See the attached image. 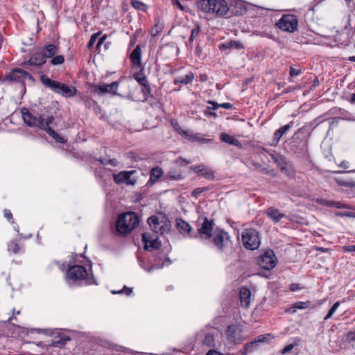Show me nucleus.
<instances>
[{
	"label": "nucleus",
	"mask_w": 355,
	"mask_h": 355,
	"mask_svg": "<svg viewBox=\"0 0 355 355\" xmlns=\"http://www.w3.org/2000/svg\"><path fill=\"white\" fill-rule=\"evenodd\" d=\"M214 221L205 217L202 225L198 230L196 235H189L190 238H200L208 240L220 252H224L230 245V236L228 233L222 229L214 230Z\"/></svg>",
	"instance_id": "f257e3e1"
},
{
	"label": "nucleus",
	"mask_w": 355,
	"mask_h": 355,
	"mask_svg": "<svg viewBox=\"0 0 355 355\" xmlns=\"http://www.w3.org/2000/svg\"><path fill=\"white\" fill-rule=\"evenodd\" d=\"M21 114L24 123L29 127L38 128L46 131L56 142L64 144L66 140L64 137L58 134L54 130L50 128L55 118L51 114L46 112H31L26 108L21 110Z\"/></svg>",
	"instance_id": "f03ea898"
},
{
	"label": "nucleus",
	"mask_w": 355,
	"mask_h": 355,
	"mask_svg": "<svg viewBox=\"0 0 355 355\" xmlns=\"http://www.w3.org/2000/svg\"><path fill=\"white\" fill-rule=\"evenodd\" d=\"M305 128H301L292 136L289 143L287 145V151L297 155L298 157L309 156V137H300V135L303 133Z\"/></svg>",
	"instance_id": "7ed1b4c3"
},
{
	"label": "nucleus",
	"mask_w": 355,
	"mask_h": 355,
	"mask_svg": "<svg viewBox=\"0 0 355 355\" xmlns=\"http://www.w3.org/2000/svg\"><path fill=\"white\" fill-rule=\"evenodd\" d=\"M139 217L135 212H125L119 215L116 223L117 232L121 234H128L139 224Z\"/></svg>",
	"instance_id": "20e7f679"
},
{
	"label": "nucleus",
	"mask_w": 355,
	"mask_h": 355,
	"mask_svg": "<svg viewBox=\"0 0 355 355\" xmlns=\"http://www.w3.org/2000/svg\"><path fill=\"white\" fill-rule=\"evenodd\" d=\"M197 6L205 13L216 14L220 17L225 15L229 10L225 0H199Z\"/></svg>",
	"instance_id": "39448f33"
},
{
	"label": "nucleus",
	"mask_w": 355,
	"mask_h": 355,
	"mask_svg": "<svg viewBox=\"0 0 355 355\" xmlns=\"http://www.w3.org/2000/svg\"><path fill=\"white\" fill-rule=\"evenodd\" d=\"M151 230L157 234H164L169 232L171 223L168 217L162 212L153 215L147 220Z\"/></svg>",
	"instance_id": "423d86ee"
},
{
	"label": "nucleus",
	"mask_w": 355,
	"mask_h": 355,
	"mask_svg": "<svg viewBox=\"0 0 355 355\" xmlns=\"http://www.w3.org/2000/svg\"><path fill=\"white\" fill-rule=\"evenodd\" d=\"M243 246L250 250L259 248L261 244L260 234L253 228L245 229L241 234Z\"/></svg>",
	"instance_id": "0eeeda50"
},
{
	"label": "nucleus",
	"mask_w": 355,
	"mask_h": 355,
	"mask_svg": "<svg viewBox=\"0 0 355 355\" xmlns=\"http://www.w3.org/2000/svg\"><path fill=\"white\" fill-rule=\"evenodd\" d=\"M276 26L282 31L293 33L297 30L298 19L294 15H284L276 23Z\"/></svg>",
	"instance_id": "6e6552de"
},
{
	"label": "nucleus",
	"mask_w": 355,
	"mask_h": 355,
	"mask_svg": "<svg viewBox=\"0 0 355 355\" xmlns=\"http://www.w3.org/2000/svg\"><path fill=\"white\" fill-rule=\"evenodd\" d=\"M277 259L274 252L269 249L258 260L259 266L264 270H269L276 266Z\"/></svg>",
	"instance_id": "1a4fd4ad"
},
{
	"label": "nucleus",
	"mask_w": 355,
	"mask_h": 355,
	"mask_svg": "<svg viewBox=\"0 0 355 355\" xmlns=\"http://www.w3.org/2000/svg\"><path fill=\"white\" fill-rule=\"evenodd\" d=\"M67 277L73 281L86 279L88 276L86 268L80 265L69 267L67 272Z\"/></svg>",
	"instance_id": "9d476101"
},
{
	"label": "nucleus",
	"mask_w": 355,
	"mask_h": 355,
	"mask_svg": "<svg viewBox=\"0 0 355 355\" xmlns=\"http://www.w3.org/2000/svg\"><path fill=\"white\" fill-rule=\"evenodd\" d=\"M136 173V171H123L118 174L113 175V179L116 184H126L127 185H135L137 180L132 178L131 176Z\"/></svg>",
	"instance_id": "9b49d317"
},
{
	"label": "nucleus",
	"mask_w": 355,
	"mask_h": 355,
	"mask_svg": "<svg viewBox=\"0 0 355 355\" xmlns=\"http://www.w3.org/2000/svg\"><path fill=\"white\" fill-rule=\"evenodd\" d=\"M119 83L118 81H114L110 84L96 85L94 86V92L98 94L100 96H103L107 94L111 95H116V91L119 87Z\"/></svg>",
	"instance_id": "f8f14e48"
},
{
	"label": "nucleus",
	"mask_w": 355,
	"mask_h": 355,
	"mask_svg": "<svg viewBox=\"0 0 355 355\" xmlns=\"http://www.w3.org/2000/svg\"><path fill=\"white\" fill-rule=\"evenodd\" d=\"M25 79L33 78L31 74L21 69H15L5 76V80L10 82H22Z\"/></svg>",
	"instance_id": "ddd939ff"
},
{
	"label": "nucleus",
	"mask_w": 355,
	"mask_h": 355,
	"mask_svg": "<svg viewBox=\"0 0 355 355\" xmlns=\"http://www.w3.org/2000/svg\"><path fill=\"white\" fill-rule=\"evenodd\" d=\"M190 169L193 171L198 176L203 177L209 180H215L214 171L204 164L191 166Z\"/></svg>",
	"instance_id": "4468645a"
},
{
	"label": "nucleus",
	"mask_w": 355,
	"mask_h": 355,
	"mask_svg": "<svg viewBox=\"0 0 355 355\" xmlns=\"http://www.w3.org/2000/svg\"><path fill=\"white\" fill-rule=\"evenodd\" d=\"M242 330L238 324H230L226 329V336L232 343H236L241 340Z\"/></svg>",
	"instance_id": "2eb2a0df"
},
{
	"label": "nucleus",
	"mask_w": 355,
	"mask_h": 355,
	"mask_svg": "<svg viewBox=\"0 0 355 355\" xmlns=\"http://www.w3.org/2000/svg\"><path fill=\"white\" fill-rule=\"evenodd\" d=\"M142 241L144 243L145 250L148 251L158 250L162 245L159 239H151L148 233L142 234Z\"/></svg>",
	"instance_id": "dca6fc26"
},
{
	"label": "nucleus",
	"mask_w": 355,
	"mask_h": 355,
	"mask_svg": "<svg viewBox=\"0 0 355 355\" xmlns=\"http://www.w3.org/2000/svg\"><path fill=\"white\" fill-rule=\"evenodd\" d=\"M46 63V59L44 58L42 52L37 51L33 53L30 59L28 61L24 62V66H35L42 67Z\"/></svg>",
	"instance_id": "f3484780"
},
{
	"label": "nucleus",
	"mask_w": 355,
	"mask_h": 355,
	"mask_svg": "<svg viewBox=\"0 0 355 355\" xmlns=\"http://www.w3.org/2000/svg\"><path fill=\"white\" fill-rule=\"evenodd\" d=\"M40 80H41L42 83L46 87L51 89L53 92H54L57 94L59 93L60 89L62 88V87H60L62 83H60L58 81L51 80L50 78H49L46 75H42L40 76Z\"/></svg>",
	"instance_id": "a211bd4d"
},
{
	"label": "nucleus",
	"mask_w": 355,
	"mask_h": 355,
	"mask_svg": "<svg viewBox=\"0 0 355 355\" xmlns=\"http://www.w3.org/2000/svg\"><path fill=\"white\" fill-rule=\"evenodd\" d=\"M270 334L259 335L254 340L245 345V349L246 352L250 353L257 347L258 343H264L268 340L267 338L270 337Z\"/></svg>",
	"instance_id": "6ab92c4d"
},
{
	"label": "nucleus",
	"mask_w": 355,
	"mask_h": 355,
	"mask_svg": "<svg viewBox=\"0 0 355 355\" xmlns=\"http://www.w3.org/2000/svg\"><path fill=\"white\" fill-rule=\"evenodd\" d=\"M241 304L245 308L250 305L251 291L247 287H241L239 292Z\"/></svg>",
	"instance_id": "aec40b11"
},
{
	"label": "nucleus",
	"mask_w": 355,
	"mask_h": 355,
	"mask_svg": "<svg viewBox=\"0 0 355 355\" xmlns=\"http://www.w3.org/2000/svg\"><path fill=\"white\" fill-rule=\"evenodd\" d=\"M294 122L290 121L288 124L277 130L273 135L272 142L276 145L279 143L281 138L285 135L293 125Z\"/></svg>",
	"instance_id": "412c9836"
},
{
	"label": "nucleus",
	"mask_w": 355,
	"mask_h": 355,
	"mask_svg": "<svg viewBox=\"0 0 355 355\" xmlns=\"http://www.w3.org/2000/svg\"><path fill=\"white\" fill-rule=\"evenodd\" d=\"M130 60L134 66L141 67V49L139 45H137L132 51Z\"/></svg>",
	"instance_id": "4be33fe9"
},
{
	"label": "nucleus",
	"mask_w": 355,
	"mask_h": 355,
	"mask_svg": "<svg viewBox=\"0 0 355 355\" xmlns=\"http://www.w3.org/2000/svg\"><path fill=\"white\" fill-rule=\"evenodd\" d=\"M271 157L282 171H288V162L286 161V158L284 155L279 153H275L271 155Z\"/></svg>",
	"instance_id": "5701e85b"
},
{
	"label": "nucleus",
	"mask_w": 355,
	"mask_h": 355,
	"mask_svg": "<svg viewBox=\"0 0 355 355\" xmlns=\"http://www.w3.org/2000/svg\"><path fill=\"white\" fill-rule=\"evenodd\" d=\"M219 49L220 51H225L227 49H243V44L239 41L236 40H228L225 42L219 45Z\"/></svg>",
	"instance_id": "b1692460"
},
{
	"label": "nucleus",
	"mask_w": 355,
	"mask_h": 355,
	"mask_svg": "<svg viewBox=\"0 0 355 355\" xmlns=\"http://www.w3.org/2000/svg\"><path fill=\"white\" fill-rule=\"evenodd\" d=\"M266 214L275 223H279L282 218L286 217L284 214L279 212L277 209L273 207H270L267 209Z\"/></svg>",
	"instance_id": "393cba45"
},
{
	"label": "nucleus",
	"mask_w": 355,
	"mask_h": 355,
	"mask_svg": "<svg viewBox=\"0 0 355 355\" xmlns=\"http://www.w3.org/2000/svg\"><path fill=\"white\" fill-rule=\"evenodd\" d=\"M58 51V47L53 44L46 45L42 50V53L46 60L54 56Z\"/></svg>",
	"instance_id": "a878e982"
},
{
	"label": "nucleus",
	"mask_w": 355,
	"mask_h": 355,
	"mask_svg": "<svg viewBox=\"0 0 355 355\" xmlns=\"http://www.w3.org/2000/svg\"><path fill=\"white\" fill-rule=\"evenodd\" d=\"M69 336L59 334V339L51 340V343H49V346L53 347L62 348L66 345L67 342L69 341Z\"/></svg>",
	"instance_id": "bb28decb"
},
{
	"label": "nucleus",
	"mask_w": 355,
	"mask_h": 355,
	"mask_svg": "<svg viewBox=\"0 0 355 355\" xmlns=\"http://www.w3.org/2000/svg\"><path fill=\"white\" fill-rule=\"evenodd\" d=\"M175 129L178 132V134L183 136L186 139H188L190 141H196L198 139V136L196 135H193L191 131L184 130L178 125H177L175 127Z\"/></svg>",
	"instance_id": "cd10ccee"
},
{
	"label": "nucleus",
	"mask_w": 355,
	"mask_h": 355,
	"mask_svg": "<svg viewBox=\"0 0 355 355\" xmlns=\"http://www.w3.org/2000/svg\"><path fill=\"white\" fill-rule=\"evenodd\" d=\"M60 87H62V88L60 89L58 94H62V96H67V97L73 96L77 92L76 88L73 86L69 87V86L62 83Z\"/></svg>",
	"instance_id": "c85d7f7f"
},
{
	"label": "nucleus",
	"mask_w": 355,
	"mask_h": 355,
	"mask_svg": "<svg viewBox=\"0 0 355 355\" xmlns=\"http://www.w3.org/2000/svg\"><path fill=\"white\" fill-rule=\"evenodd\" d=\"M220 139L222 141L225 142L230 145H233V146H238L239 145H240V142L239 140L235 139L234 137H233L230 135H228L227 133H224V132L221 133L220 135Z\"/></svg>",
	"instance_id": "c756f323"
},
{
	"label": "nucleus",
	"mask_w": 355,
	"mask_h": 355,
	"mask_svg": "<svg viewBox=\"0 0 355 355\" xmlns=\"http://www.w3.org/2000/svg\"><path fill=\"white\" fill-rule=\"evenodd\" d=\"M194 75L192 72L188 73L184 77H180L174 79L173 83L177 85L180 83L183 85H187L193 81Z\"/></svg>",
	"instance_id": "7c9ffc66"
},
{
	"label": "nucleus",
	"mask_w": 355,
	"mask_h": 355,
	"mask_svg": "<svg viewBox=\"0 0 355 355\" xmlns=\"http://www.w3.org/2000/svg\"><path fill=\"white\" fill-rule=\"evenodd\" d=\"M176 225L177 227L180 230V231L182 232V233H189L192 230L191 225L182 218H178L176 220Z\"/></svg>",
	"instance_id": "2f4dec72"
},
{
	"label": "nucleus",
	"mask_w": 355,
	"mask_h": 355,
	"mask_svg": "<svg viewBox=\"0 0 355 355\" xmlns=\"http://www.w3.org/2000/svg\"><path fill=\"white\" fill-rule=\"evenodd\" d=\"M140 68L139 71L134 73L133 78L140 85H145V83L148 82V80L144 73V68L142 67Z\"/></svg>",
	"instance_id": "473e14b6"
},
{
	"label": "nucleus",
	"mask_w": 355,
	"mask_h": 355,
	"mask_svg": "<svg viewBox=\"0 0 355 355\" xmlns=\"http://www.w3.org/2000/svg\"><path fill=\"white\" fill-rule=\"evenodd\" d=\"M295 343L289 344L286 345L284 348H283L281 350V354L284 355L288 353H289L295 346L298 345L299 343L301 342V339L300 338H294Z\"/></svg>",
	"instance_id": "72a5a7b5"
},
{
	"label": "nucleus",
	"mask_w": 355,
	"mask_h": 355,
	"mask_svg": "<svg viewBox=\"0 0 355 355\" xmlns=\"http://www.w3.org/2000/svg\"><path fill=\"white\" fill-rule=\"evenodd\" d=\"M335 181L340 186H343L345 187H354L355 186V182L352 180H347L343 178H336Z\"/></svg>",
	"instance_id": "f704fd0d"
},
{
	"label": "nucleus",
	"mask_w": 355,
	"mask_h": 355,
	"mask_svg": "<svg viewBox=\"0 0 355 355\" xmlns=\"http://www.w3.org/2000/svg\"><path fill=\"white\" fill-rule=\"evenodd\" d=\"M163 174V171L161 168L155 167L153 168L150 171V180L155 182Z\"/></svg>",
	"instance_id": "c9c22d12"
},
{
	"label": "nucleus",
	"mask_w": 355,
	"mask_h": 355,
	"mask_svg": "<svg viewBox=\"0 0 355 355\" xmlns=\"http://www.w3.org/2000/svg\"><path fill=\"white\" fill-rule=\"evenodd\" d=\"M168 175L170 179L174 180H180L184 178V175L181 171H178L175 169H171L168 171Z\"/></svg>",
	"instance_id": "e433bc0d"
},
{
	"label": "nucleus",
	"mask_w": 355,
	"mask_h": 355,
	"mask_svg": "<svg viewBox=\"0 0 355 355\" xmlns=\"http://www.w3.org/2000/svg\"><path fill=\"white\" fill-rule=\"evenodd\" d=\"M203 345L209 347H214L215 340L214 335L211 334H206L203 340Z\"/></svg>",
	"instance_id": "4c0bfd02"
},
{
	"label": "nucleus",
	"mask_w": 355,
	"mask_h": 355,
	"mask_svg": "<svg viewBox=\"0 0 355 355\" xmlns=\"http://www.w3.org/2000/svg\"><path fill=\"white\" fill-rule=\"evenodd\" d=\"M130 4L137 10L146 11L147 9L146 5L139 0H132Z\"/></svg>",
	"instance_id": "58836bf2"
},
{
	"label": "nucleus",
	"mask_w": 355,
	"mask_h": 355,
	"mask_svg": "<svg viewBox=\"0 0 355 355\" xmlns=\"http://www.w3.org/2000/svg\"><path fill=\"white\" fill-rule=\"evenodd\" d=\"M64 62V57L62 55H54L51 58L50 61L51 64L52 65H59L62 64Z\"/></svg>",
	"instance_id": "ea45409f"
},
{
	"label": "nucleus",
	"mask_w": 355,
	"mask_h": 355,
	"mask_svg": "<svg viewBox=\"0 0 355 355\" xmlns=\"http://www.w3.org/2000/svg\"><path fill=\"white\" fill-rule=\"evenodd\" d=\"M8 250L14 254H17L19 252L20 248L16 241H12L8 243Z\"/></svg>",
	"instance_id": "a19ab883"
},
{
	"label": "nucleus",
	"mask_w": 355,
	"mask_h": 355,
	"mask_svg": "<svg viewBox=\"0 0 355 355\" xmlns=\"http://www.w3.org/2000/svg\"><path fill=\"white\" fill-rule=\"evenodd\" d=\"M209 190V188L207 187H198L196 188L193 190L191 192V196L196 198H198V197L204 191H207Z\"/></svg>",
	"instance_id": "79ce46f5"
},
{
	"label": "nucleus",
	"mask_w": 355,
	"mask_h": 355,
	"mask_svg": "<svg viewBox=\"0 0 355 355\" xmlns=\"http://www.w3.org/2000/svg\"><path fill=\"white\" fill-rule=\"evenodd\" d=\"M340 306V302H336L333 306L331 307V309L329 310V312L327 315L324 317V320H327L331 318L333 314L335 313V311L337 310L338 306Z\"/></svg>",
	"instance_id": "37998d69"
},
{
	"label": "nucleus",
	"mask_w": 355,
	"mask_h": 355,
	"mask_svg": "<svg viewBox=\"0 0 355 355\" xmlns=\"http://www.w3.org/2000/svg\"><path fill=\"white\" fill-rule=\"evenodd\" d=\"M200 30V28L198 26H196L194 28L191 30V35L189 40L190 43H192L195 38L199 35Z\"/></svg>",
	"instance_id": "c03bdc74"
},
{
	"label": "nucleus",
	"mask_w": 355,
	"mask_h": 355,
	"mask_svg": "<svg viewBox=\"0 0 355 355\" xmlns=\"http://www.w3.org/2000/svg\"><path fill=\"white\" fill-rule=\"evenodd\" d=\"M100 34H101V33L98 32V33H94L92 35V37L87 44V47L89 49H90L92 46H93V45L96 42V41L98 37L100 35Z\"/></svg>",
	"instance_id": "a18cd8bd"
},
{
	"label": "nucleus",
	"mask_w": 355,
	"mask_h": 355,
	"mask_svg": "<svg viewBox=\"0 0 355 355\" xmlns=\"http://www.w3.org/2000/svg\"><path fill=\"white\" fill-rule=\"evenodd\" d=\"M204 114L207 117L216 118L217 116L216 112H214L211 107H207L206 110L204 111Z\"/></svg>",
	"instance_id": "49530a36"
},
{
	"label": "nucleus",
	"mask_w": 355,
	"mask_h": 355,
	"mask_svg": "<svg viewBox=\"0 0 355 355\" xmlns=\"http://www.w3.org/2000/svg\"><path fill=\"white\" fill-rule=\"evenodd\" d=\"M175 163L179 166H185L187 164H190V161L183 159L182 157H179L175 161Z\"/></svg>",
	"instance_id": "de8ad7c7"
},
{
	"label": "nucleus",
	"mask_w": 355,
	"mask_h": 355,
	"mask_svg": "<svg viewBox=\"0 0 355 355\" xmlns=\"http://www.w3.org/2000/svg\"><path fill=\"white\" fill-rule=\"evenodd\" d=\"M302 73V70L300 69H295L293 67H290L289 74L291 77L299 76Z\"/></svg>",
	"instance_id": "09e8293b"
},
{
	"label": "nucleus",
	"mask_w": 355,
	"mask_h": 355,
	"mask_svg": "<svg viewBox=\"0 0 355 355\" xmlns=\"http://www.w3.org/2000/svg\"><path fill=\"white\" fill-rule=\"evenodd\" d=\"M141 86L143 87L142 92L145 96L150 94L151 89L148 82Z\"/></svg>",
	"instance_id": "8fccbe9b"
},
{
	"label": "nucleus",
	"mask_w": 355,
	"mask_h": 355,
	"mask_svg": "<svg viewBox=\"0 0 355 355\" xmlns=\"http://www.w3.org/2000/svg\"><path fill=\"white\" fill-rule=\"evenodd\" d=\"M309 303V302H298L295 304L294 307L297 309H304L308 306Z\"/></svg>",
	"instance_id": "3c124183"
},
{
	"label": "nucleus",
	"mask_w": 355,
	"mask_h": 355,
	"mask_svg": "<svg viewBox=\"0 0 355 355\" xmlns=\"http://www.w3.org/2000/svg\"><path fill=\"white\" fill-rule=\"evenodd\" d=\"M161 31V27L158 24H155L151 31L152 36L156 37L157 36Z\"/></svg>",
	"instance_id": "603ef678"
},
{
	"label": "nucleus",
	"mask_w": 355,
	"mask_h": 355,
	"mask_svg": "<svg viewBox=\"0 0 355 355\" xmlns=\"http://www.w3.org/2000/svg\"><path fill=\"white\" fill-rule=\"evenodd\" d=\"M113 293H125L127 295H130L132 293V288L124 286L123 290L119 291H113Z\"/></svg>",
	"instance_id": "864d4df0"
},
{
	"label": "nucleus",
	"mask_w": 355,
	"mask_h": 355,
	"mask_svg": "<svg viewBox=\"0 0 355 355\" xmlns=\"http://www.w3.org/2000/svg\"><path fill=\"white\" fill-rule=\"evenodd\" d=\"M302 288V287L300 286V284L293 283L289 285V289L293 292L297 291Z\"/></svg>",
	"instance_id": "5fc2aeb1"
},
{
	"label": "nucleus",
	"mask_w": 355,
	"mask_h": 355,
	"mask_svg": "<svg viewBox=\"0 0 355 355\" xmlns=\"http://www.w3.org/2000/svg\"><path fill=\"white\" fill-rule=\"evenodd\" d=\"M340 118H334L331 121L329 122V130H332L335 126H336L339 122Z\"/></svg>",
	"instance_id": "6e6d98bb"
},
{
	"label": "nucleus",
	"mask_w": 355,
	"mask_h": 355,
	"mask_svg": "<svg viewBox=\"0 0 355 355\" xmlns=\"http://www.w3.org/2000/svg\"><path fill=\"white\" fill-rule=\"evenodd\" d=\"M326 206H328V207H335L336 208H340L341 207L340 206V202H334V201H326V204H325Z\"/></svg>",
	"instance_id": "4d7b16f0"
},
{
	"label": "nucleus",
	"mask_w": 355,
	"mask_h": 355,
	"mask_svg": "<svg viewBox=\"0 0 355 355\" xmlns=\"http://www.w3.org/2000/svg\"><path fill=\"white\" fill-rule=\"evenodd\" d=\"M208 103L212 105V107H211L213 110H216L219 107H220V103H218L217 102H215L214 101H209Z\"/></svg>",
	"instance_id": "13d9d810"
},
{
	"label": "nucleus",
	"mask_w": 355,
	"mask_h": 355,
	"mask_svg": "<svg viewBox=\"0 0 355 355\" xmlns=\"http://www.w3.org/2000/svg\"><path fill=\"white\" fill-rule=\"evenodd\" d=\"M171 3L174 6H177L181 10H184L185 8L179 0H171Z\"/></svg>",
	"instance_id": "bf43d9fd"
},
{
	"label": "nucleus",
	"mask_w": 355,
	"mask_h": 355,
	"mask_svg": "<svg viewBox=\"0 0 355 355\" xmlns=\"http://www.w3.org/2000/svg\"><path fill=\"white\" fill-rule=\"evenodd\" d=\"M220 107L231 110L233 107V105L230 103H223L220 104Z\"/></svg>",
	"instance_id": "052dcab7"
},
{
	"label": "nucleus",
	"mask_w": 355,
	"mask_h": 355,
	"mask_svg": "<svg viewBox=\"0 0 355 355\" xmlns=\"http://www.w3.org/2000/svg\"><path fill=\"white\" fill-rule=\"evenodd\" d=\"M4 216L8 220H10L12 218V214L8 209L4 210Z\"/></svg>",
	"instance_id": "680f3d73"
},
{
	"label": "nucleus",
	"mask_w": 355,
	"mask_h": 355,
	"mask_svg": "<svg viewBox=\"0 0 355 355\" xmlns=\"http://www.w3.org/2000/svg\"><path fill=\"white\" fill-rule=\"evenodd\" d=\"M347 338L349 340L355 341V331H350L347 333Z\"/></svg>",
	"instance_id": "e2e57ef3"
},
{
	"label": "nucleus",
	"mask_w": 355,
	"mask_h": 355,
	"mask_svg": "<svg viewBox=\"0 0 355 355\" xmlns=\"http://www.w3.org/2000/svg\"><path fill=\"white\" fill-rule=\"evenodd\" d=\"M107 164L112 165L113 166H116L118 165V161L116 159H109L107 161Z\"/></svg>",
	"instance_id": "0e129e2a"
},
{
	"label": "nucleus",
	"mask_w": 355,
	"mask_h": 355,
	"mask_svg": "<svg viewBox=\"0 0 355 355\" xmlns=\"http://www.w3.org/2000/svg\"><path fill=\"white\" fill-rule=\"evenodd\" d=\"M315 249L318 252H327L329 251L328 248H322V247H315Z\"/></svg>",
	"instance_id": "69168bd1"
},
{
	"label": "nucleus",
	"mask_w": 355,
	"mask_h": 355,
	"mask_svg": "<svg viewBox=\"0 0 355 355\" xmlns=\"http://www.w3.org/2000/svg\"><path fill=\"white\" fill-rule=\"evenodd\" d=\"M345 250L347 252H355V245L345 246Z\"/></svg>",
	"instance_id": "338daca9"
},
{
	"label": "nucleus",
	"mask_w": 355,
	"mask_h": 355,
	"mask_svg": "<svg viewBox=\"0 0 355 355\" xmlns=\"http://www.w3.org/2000/svg\"><path fill=\"white\" fill-rule=\"evenodd\" d=\"M106 38H107L106 35H104L103 37H101L98 40V44H97V46H101L104 42V41L106 40Z\"/></svg>",
	"instance_id": "774afa93"
}]
</instances>
